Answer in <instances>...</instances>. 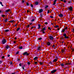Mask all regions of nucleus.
I'll list each match as a JSON object with an SVG mask.
<instances>
[{
  "mask_svg": "<svg viewBox=\"0 0 74 74\" xmlns=\"http://www.w3.org/2000/svg\"><path fill=\"white\" fill-rule=\"evenodd\" d=\"M0 4L1 5L2 7H3L4 6V5H3V4H2V2H0Z\"/></svg>",
  "mask_w": 74,
  "mask_h": 74,
  "instance_id": "17",
  "label": "nucleus"
},
{
  "mask_svg": "<svg viewBox=\"0 0 74 74\" xmlns=\"http://www.w3.org/2000/svg\"><path fill=\"white\" fill-rule=\"evenodd\" d=\"M45 30V28L44 27L42 29V31H44V30Z\"/></svg>",
  "mask_w": 74,
  "mask_h": 74,
  "instance_id": "23",
  "label": "nucleus"
},
{
  "mask_svg": "<svg viewBox=\"0 0 74 74\" xmlns=\"http://www.w3.org/2000/svg\"><path fill=\"white\" fill-rule=\"evenodd\" d=\"M56 0H55L54 1V3L53 4V5H55L56 4Z\"/></svg>",
  "mask_w": 74,
  "mask_h": 74,
  "instance_id": "14",
  "label": "nucleus"
},
{
  "mask_svg": "<svg viewBox=\"0 0 74 74\" xmlns=\"http://www.w3.org/2000/svg\"><path fill=\"white\" fill-rule=\"evenodd\" d=\"M40 64L41 65V64H43V63H42L41 62H40Z\"/></svg>",
  "mask_w": 74,
  "mask_h": 74,
  "instance_id": "34",
  "label": "nucleus"
},
{
  "mask_svg": "<svg viewBox=\"0 0 74 74\" xmlns=\"http://www.w3.org/2000/svg\"><path fill=\"white\" fill-rule=\"evenodd\" d=\"M51 45V43L49 42H48L47 43V45Z\"/></svg>",
  "mask_w": 74,
  "mask_h": 74,
  "instance_id": "20",
  "label": "nucleus"
},
{
  "mask_svg": "<svg viewBox=\"0 0 74 74\" xmlns=\"http://www.w3.org/2000/svg\"><path fill=\"white\" fill-rule=\"evenodd\" d=\"M56 71V70L55 69L51 71V73H55Z\"/></svg>",
  "mask_w": 74,
  "mask_h": 74,
  "instance_id": "5",
  "label": "nucleus"
},
{
  "mask_svg": "<svg viewBox=\"0 0 74 74\" xmlns=\"http://www.w3.org/2000/svg\"><path fill=\"white\" fill-rule=\"evenodd\" d=\"M59 26L58 25H56L55 27H58Z\"/></svg>",
  "mask_w": 74,
  "mask_h": 74,
  "instance_id": "46",
  "label": "nucleus"
},
{
  "mask_svg": "<svg viewBox=\"0 0 74 74\" xmlns=\"http://www.w3.org/2000/svg\"><path fill=\"white\" fill-rule=\"evenodd\" d=\"M68 2L69 4H71V1H69Z\"/></svg>",
  "mask_w": 74,
  "mask_h": 74,
  "instance_id": "26",
  "label": "nucleus"
},
{
  "mask_svg": "<svg viewBox=\"0 0 74 74\" xmlns=\"http://www.w3.org/2000/svg\"><path fill=\"white\" fill-rule=\"evenodd\" d=\"M35 20V19H32V20H31V22H34V21Z\"/></svg>",
  "mask_w": 74,
  "mask_h": 74,
  "instance_id": "21",
  "label": "nucleus"
},
{
  "mask_svg": "<svg viewBox=\"0 0 74 74\" xmlns=\"http://www.w3.org/2000/svg\"><path fill=\"white\" fill-rule=\"evenodd\" d=\"M32 29H33V28H34V27H31Z\"/></svg>",
  "mask_w": 74,
  "mask_h": 74,
  "instance_id": "58",
  "label": "nucleus"
},
{
  "mask_svg": "<svg viewBox=\"0 0 74 74\" xmlns=\"http://www.w3.org/2000/svg\"><path fill=\"white\" fill-rule=\"evenodd\" d=\"M14 22V21L12 20V21H10V22H11V23H12V22Z\"/></svg>",
  "mask_w": 74,
  "mask_h": 74,
  "instance_id": "35",
  "label": "nucleus"
},
{
  "mask_svg": "<svg viewBox=\"0 0 74 74\" xmlns=\"http://www.w3.org/2000/svg\"><path fill=\"white\" fill-rule=\"evenodd\" d=\"M65 31V29H62V30L61 32H64Z\"/></svg>",
  "mask_w": 74,
  "mask_h": 74,
  "instance_id": "19",
  "label": "nucleus"
},
{
  "mask_svg": "<svg viewBox=\"0 0 74 74\" xmlns=\"http://www.w3.org/2000/svg\"><path fill=\"white\" fill-rule=\"evenodd\" d=\"M23 55H29V54L27 53V52H25V53H23Z\"/></svg>",
  "mask_w": 74,
  "mask_h": 74,
  "instance_id": "4",
  "label": "nucleus"
},
{
  "mask_svg": "<svg viewBox=\"0 0 74 74\" xmlns=\"http://www.w3.org/2000/svg\"><path fill=\"white\" fill-rule=\"evenodd\" d=\"M8 21V19H6L5 20V22H7Z\"/></svg>",
  "mask_w": 74,
  "mask_h": 74,
  "instance_id": "24",
  "label": "nucleus"
},
{
  "mask_svg": "<svg viewBox=\"0 0 74 74\" xmlns=\"http://www.w3.org/2000/svg\"><path fill=\"white\" fill-rule=\"evenodd\" d=\"M61 66H64V64H61Z\"/></svg>",
  "mask_w": 74,
  "mask_h": 74,
  "instance_id": "28",
  "label": "nucleus"
},
{
  "mask_svg": "<svg viewBox=\"0 0 74 74\" xmlns=\"http://www.w3.org/2000/svg\"><path fill=\"white\" fill-rule=\"evenodd\" d=\"M49 38L50 40H53V37L52 36H50Z\"/></svg>",
  "mask_w": 74,
  "mask_h": 74,
  "instance_id": "7",
  "label": "nucleus"
},
{
  "mask_svg": "<svg viewBox=\"0 0 74 74\" xmlns=\"http://www.w3.org/2000/svg\"><path fill=\"white\" fill-rule=\"evenodd\" d=\"M72 51H74V49H72Z\"/></svg>",
  "mask_w": 74,
  "mask_h": 74,
  "instance_id": "47",
  "label": "nucleus"
},
{
  "mask_svg": "<svg viewBox=\"0 0 74 74\" xmlns=\"http://www.w3.org/2000/svg\"><path fill=\"white\" fill-rule=\"evenodd\" d=\"M1 12H2V11H1V10H0V14Z\"/></svg>",
  "mask_w": 74,
  "mask_h": 74,
  "instance_id": "55",
  "label": "nucleus"
},
{
  "mask_svg": "<svg viewBox=\"0 0 74 74\" xmlns=\"http://www.w3.org/2000/svg\"><path fill=\"white\" fill-rule=\"evenodd\" d=\"M5 32H9V30L8 29H6L5 30Z\"/></svg>",
  "mask_w": 74,
  "mask_h": 74,
  "instance_id": "18",
  "label": "nucleus"
},
{
  "mask_svg": "<svg viewBox=\"0 0 74 74\" xmlns=\"http://www.w3.org/2000/svg\"><path fill=\"white\" fill-rule=\"evenodd\" d=\"M53 17L52 16H50V18H53Z\"/></svg>",
  "mask_w": 74,
  "mask_h": 74,
  "instance_id": "51",
  "label": "nucleus"
},
{
  "mask_svg": "<svg viewBox=\"0 0 74 74\" xmlns=\"http://www.w3.org/2000/svg\"><path fill=\"white\" fill-rule=\"evenodd\" d=\"M37 62H35V64H37Z\"/></svg>",
  "mask_w": 74,
  "mask_h": 74,
  "instance_id": "53",
  "label": "nucleus"
},
{
  "mask_svg": "<svg viewBox=\"0 0 74 74\" xmlns=\"http://www.w3.org/2000/svg\"><path fill=\"white\" fill-rule=\"evenodd\" d=\"M48 6H46L45 7V8L46 9V8H48Z\"/></svg>",
  "mask_w": 74,
  "mask_h": 74,
  "instance_id": "33",
  "label": "nucleus"
},
{
  "mask_svg": "<svg viewBox=\"0 0 74 74\" xmlns=\"http://www.w3.org/2000/svg\"><path fill=\"white\" fill-rule=\"evenodd\" d=\"M63 14H59V17H63Z\"/></svg>",
  "mask_w": 74,
  "mask_h": 74,
  "instance_id": "9",
  "label": "nucleus"
},
{
  "mask_svg": "<svg viewBox=\"0 0 74 74\" xmlns=\"http://www.w3.org/2000/svg\"><path fill=\"white\" fill-rule=\"evenodd\" d=\"M68 9L69 10H70V11H71L72 10V7H71V6L70 7V8H68Z\"/></svg>",
  "mask_w": 74,
  "mask_h": 74,
  "instance_id": "8",
  "label": "nucleus"
},
{
  "mask_svg": "<svg viewBox=\"0 0 74 74\" xmlns=\"http://www.w3.org/2000/svg\"><path fill=\"white\" fill-rule=\"evenodd\" d=\"M38 59V57H36L34 58V60H37Z\"/></svg>",
  "mask_w": 74,
  "mask_h": 74,
  "instance_id": "13",
  "label": "nucleus"
},
{
  "mask_svg": "<svg viewBox=\"0 0 74 74\" xmlns=\"http://www.w3.org/2000/svg\"><path fill=\"white\" fill-rule=\"evenodd\" d=\"M19 51L17 52L16 53V55H17V54H18V53H19Z\"/></svg>",
  "mask_w": 74,
  "mask_h": 74,
  "instance_id": "31",
  "label": "nucleus"
},
{
  "mask_svg": "<svg viewBox=\"0 0 74 74\" xmlns=\"http://www.w3.org/2000/svg\"><path fill=\"white\" fill-rule=\"evenodd\" d=\"M31 7H33V5L32 4H31Z\"/></svg>",
  "mask_w": 74,
  "mask_h": 74,
  "instance_id": "40",
  "label": "nucleus"
},
{
  "mask_svg": "<svg viewBox=\"0 0 74 74\" xmlns=\"http://www.w3.org/2000/svg\"><path fill=\"white\" fill-rule=\"evenodd\" d=\"M1 61H0V64H1Z\"/></svg>",
  "mask_w": 74,
  "mask_h": 74,
  "instance_id": "60",
  "label": "nucleus"
},
{
  "mask_svg": "<svg viewBox=\"0 0 74 74\" xmlns=\"http://www.w3.org/2000/svg\"><path fill=\"white\" fill-rule=\"evenodd\" d=\"M63 1H64V3H66V1L65 0H64Z\"/></svg>",
  "mask_w": 74,
  "mask_h": 74,
  "instance_id": "42",
  "label": "nucleus"
},
{
  "mask_svg": "<svg viewBox=\"0 0 74 74\" xmlns=\"http://www.w3.org/2000/svg\"><path fill=\"white\" fill-rule=\"evenodd\" d=\"M43 34L45 33V32H44V31H43Z\"/></svg>",
  "mask_w": 74,
  "mask_h": 74,
  "instance_id": "57",
  "label": "nucleus"
},
{
  "mask_svg": "<svg viewBox=\"0 0 74 74\" xmlns=\"http://www.w3.org/2000/svg\"><path fill=\"white\" fill-rule=\"evenodd\" d=\"M16 26H17V25H16V24L14 25V26H15V27Z\"/></svg>",
  "mask_w": 74,
  "mask_h": 74,
  "instance_id": "54",
  "label": "nucleus"
},
{
  "mask_svg": "<svg viewBox=\"0 0 74 74\" xmlns=\"http://www.w3.org/2000/svg\"><path fill=\"white\" fill-rule=\"evenodd\" d=\"M22 68L23 69V70H24V67L23 66Z\"/></svg>",
  "mask_w": 74,
  "mask_h": 74,
  "instance_id": "48",
  "label": "nucleus"
},
{
  "mask_svg": "<svg viewBox=\"0 0 74 74\" xmlns=\"http://www.w3.org/2000/svg\"><path fill=\"white\" fill-rule=\"evenodd\" d=\"M8 57H10V55H8Z\"/></svg>",
  "mask_w": 74,
  "mask_h": 74,
  "instance_id": "49",
  "label": "nucleus"
},
{
  "mask_svg": "<svg viewBox=\"0 0 74 74\" xmlns=\"http://www.w3.org/2000/svg\"><path fill=\"white\" fill-rule=\"evenodd\" d=\"M29 12V10H27V12Z\"/></svg>",
  "mask_w": 74,
  "mask_h": 74,
  "instance_id": "63",
  "label": "nucleus"
},
{
  "mask_svg": "<svg viewBox=\"0 0 74 74\" xmlns=\"http://www.w3.org/2000/svg\"><path fill=\"white\" fill-rule=\"evenodd\" d=\"M50 64H52V62H50Z\"/></svg>",
  "mask_w": 74,
  "mask_h": 74,
  "instance_id": "59",
  "label": "nucleus"
},
{
  "mask_svg": "<svg viewBox=\"0 0 74 74\" xmlns=\"http://www.w3.org/2000/svg\"><path fill=\"white\" fill-rule=\"evenodd\" d=\"M6 42H7V40H6V39H3L2 40V44H5V43H6Z\"/></svg>",
  "mask_w": 74,
  "mask_h": 74,
  "instance_id": "1",
  "label": "nucleus"
},
{
  "mask_svg": "<svg viewBox=\"0 0 74 74\" xmlns=\"http://www.w3.org/2000/svg\"><path fill=\"white\" fill-rule=\"evenodd\" d=\"M45 25H47L48 23L47 22H45Z\"/></svg>",
  "mask_w": 74,
  "mask_h": 74,
  "instance_id": "45",
  "label": "nucleus"
},
{
  "mask_svg": "<svg viewBox=\"0 0 74 74\" xmlns=\"http://www.w3.org/2000/svg\"><path fill=\"white\" fill-rule=\"evenodd\" d=\"M67 27H66V28H65L64 29H66V30H67Z\"/></svg>",
  "mask_w": 74,
  "mask_h": 74,
  "instance_id": "39",
  "label": "nucleus"
},
{
  "mask_svg": "<svg viewBox=\"0 0 74 74\" xmlns=\"http://www.w3.org/2000/svg\"><path fill=\"white\" fill-rule=\"evenodd\" d=\"M14 44L16 43V41H14Z\"/></svg>",
  "mask_w": 74,
  "mask_h": 74,
  "instance_id": "62",
  "label": "nucleus"
},
{
  "mask_svg": "<svg viewBox=\"0 0 74 74\" xmlns=\"http://www.w3.org/2000/svg\"><path fill=\"white\" fill-rule=\"evenodd\" d=\"M64 37L65 38L67 39L69 38V37L67 36V35H66V34H64Z\"/></svg>",
  "mask_w": 74,
  "mask_h": 74,
  "instance_id": "2",
  "label": "nucleus"
},
{
  "mask_svg": "<svg viewBox=\"0 0 74 74\" xmlns=\"http://www.w3.org/2000/svg\"><path fill=\"white\" fill-rule=\"evenodd\" d=\"M22 48H23L22 46L20 47L19 48V49H22Z\"/></svg>",
  "mask_w": 74,
  "mask_h": 74,
  "instance_id": "16",
  "label": "nucleus"
},
{
  "mask_svg": "<svg viewBox=\"0 0 74 74\" xmlns=\"http://www.w3.org/2000/svg\"><path fill=\"white\" fill-rule=\"evenodd\" d=\"M24 1H24L23 0V1H22V3H24Z\"/></svg>",
  "mask_w": 74,
  "mask_h": 74,
  "instance_id": "61",
  "label": "nucleus"
},
{
  "mask_svg": "<svg viewBox=\"0 0 74 74\" xmlns=\"http://www.w3.org/2000/svg\"><path fill=\"white\" fill-rule=\"evenodd\" d=\"M42 11H43V10L42 9H41L39 10V13H41V12H42Z\"/></svg>",
  "mask_w": 74,
  "mask_h": 74,
  "instance_id": "6",
  "label": "nucleus"
},
{
  "mask_svg": "<svg viewBox=\"0 0 74 74\" xmlns=\"http://www.w3.org/2000/svg\"><path fill=\"white\" fill-rule=\"evenodd\" d=\"M35 4L36 5H38V2H35Z\"/></svg>",
  "mask_w": 74,
  "mask_h": 74,
  "instance_id": "22",
  "label": "nucleus"
},
{
  "mask_svg": "<svg viewBox=\"0 0 74 74\" xmlns=\"http://www.w3.org/2000/svg\"><path fill=\"white\" fill-rule=\"evenodd\" d=\"M10 11V9H8V10H7L6 11V12H9V11Z\"/></svg>",
  "mask_w": 74,
  "mask_h": 74,
  "instance_id": "15",
  "label": "nucleus"
},
{
  "mask_svg": "<svg viewBox=\"0 0 74 74\" xmlns=\"http://www.w3.org/2000/svg\"><path fill=\"white\" fill-rule=\"evenodd\" d=\"M32 23H30V25H32Z\"/></svg>",
  "mask_w": 74,
  "mask_h": 74,
  "instance_id": "64",
  "label": "nucleus"
},
{
  "mask_svg": "<svg viewBox=\"0 0 74 74\" xmlns=\"http://www.w3.org/2000/svg\"><path fill=\"white\" fill-rule=\"evenodd\" d=\"M2 17H4V16H5L4 15H2Z\"/></svg>",
  "mask_w": 74,
  "mask_h": 74,
  "instance_id": "43",
  "label": "nucleus"
},
{
  "mask_svg": "<svg viewBox=\"0 0 74 74\" xmlns=\"http://www.w3.org/2000/svg\"><path fill=\"white\" fill-rule=\"evenodd\" d=\"M38 29H40L41 28V25H40V24L38 25Z\"/></svg>",
  "mask_w": 74,
  "mask_h": 74,
  "instance_id": "11",
  "label": "nucleus"
},
{
  "mask_svg": "<svg viewBox=\"0 0 74 74\" xmlns=\"http://www.w3.org/2000/svg\"><path fill=\"white\" fill-rule=\"evenodd\" d=\"M10 64H11V65H12V64H13V63H12V62H11L10 63Z\"/></svg>",
  "mask_w": 74,
  "mask_h": 74,
  "instance_id": "30",
  "label": "nucleus"
},
{
  "mask_svg": "<svg viewBox=\"0 0 74 74\" xmlns=\"http://www.w3.org/2000/svg\"><path fill=\"white\" fill-rule=\"evenodd\" d=\"M64 52V49L62 50V52Z\"/></svg>",
  "mask_w": 74,
  "mask_h": 74,
  "instance_id": "29",
  "label": "nucleus"
},
{
  "mask_svg": "<svg viewBox=\"0 0 74 74\" xmlns=\"http://www.w3.org/2000/svg\"><path fill=\"white\" fill-rule=\"evenodd\" d=\"M40 50H41V47H38L37 51H40Z\"/></svg>",
  "mask_w": 74,
  "mask_h": 74,
  "instance_id": "3",
  "label": "nucleus"
},
{
  "mask_svg": "<svg viewBox=\"0 0 74 74\" xmlns=\"http://www.w3.org/2000/svg\"><path fill=\"white\" fill-rule=\"evenodd\" d=\"M10 48V46H9L7 45L6 47H5V48L6 49H8V48Z\"/></svg>",
  "mask_w": 74,
  "mask_h": 74,
  "instance_id": "12",
  "label": "nucleus"
},
{
  "mask_svg": "<svg viewBox=\"0 0 74 74\" xmlns=\"http://www.w3.org/2000/svg\"><path fill=\"white\" fill-rule=\"evenodd\" d=\"M41 39H42V38H39L38 39V40H41Z\"/></svg>",
  "mask_w": 74,
  "mask_h": 74,
  "instance_id": "32",
  "label": "nucleus"
},
{
  "mask_svg": "<svg viewBox=\"0 0 74 74\" xmlns=\"http://www.w3.org/2000/svg\"><path fill=\"white\" fill-rule=\"evenodd\" d=\"M27 64H28L29 65V64H30V62H28L27 63Z\"/></svg>",
  "mask_w": 74,
  "mask_h": 74,
  "instance_id": "36",
  "label": "nucleus"
},
{
  "mask_svg": "<svg viewBox=\"0 0 74 74\" xmlns=\"http://www.w3.org/2000/svg\"><path fill=\"white\" fill-rule=\"evenodd\" d=\"M40 17H41V18H42V14H40Z\"/></svg>",
  "mask_w": 74,
  "mask_h": 74,
  "instance_id": "37",
  "label": "nucleus"
},
{
  "mask_svg": "<svg viewBox=\"0 0 74 74\" xmlns=\"http://www.w3.org/2000/svg\"><path fill=\"white\" fill-rule=\"evenodd\" d=\"M57 60H57V59H55L53 60V62H56L57 61Z\"/></svg>",
  "mask_w": 74,
  "mask_h": 74,
  "instance_id": "10",
  "label": "nucleus"
},
{
  "mask_svg": "<svg viewBox=\"0 0 74 74\" xmlns=\"http://www.w3.org/2000/svg\"><path fill=\"white\" fill-rule=\"evenodd\" d=\"M49 10H48L47 12V14H49Z\"/></svg>",
  "mask_w": 74,
  "mask_h": 74,
  "instance_id": "41",
  "label": "nucleus"
},
{
  "mask_svg": "<svg viewBox=\"0 0 74 74\" xmlns=\"http://www.w3.org/2000/svg\"><path fill=\"white\" fill-rule=\"evenodd\" d=\"M30 27V25H28L27 26V27Z\"/></svg>",
  "mask_w": 74,
  "mask_h": 74,
  "instance_id": "44",
  "label": "nucleus"
},
{
  "mask_svg": "<svg viewBox=\"0 0 74 74\" xmlns=\"http://www.w3.org/2000/svg\"><path fill=\"white\" fill-rule=\"evenodd\" d=\"M19 66H22V64H19Z\"/></svg>",
  "mask_w": 74,
  "mask_h": 74,
  "instance_id": "38",
  "label": "nucleus"
},
{
  "mask_svg": "<svg viewBox=\"0 0 74 74\" xmlns=\"http://www.w3.org/2000/svg\"><path fill=\"white\" fill-rule=\"evenodd\" d=\"M26 5L27 6H29V4L28 3H26Z\"/></svg>",
  "mask_w": 74,
  "mask_h": 74,
  "instance_id": "25",
  "label": "nucleus"
},
{
  "mask_svg": "<svg viewBox=\"0 0 74 74\" xmlns=\"http://www.w3.org/2000/svg\"><path fill=\"white\" fill-rule=\"evenodd\" d=\"M2 59H3V58H4V56H3L2 57Z\"/></svg>",
  "mask_w": 74,
  "mask_h": 74,
  "instance_id": "52",
  "label": "nucleus"
},
{
  "mask_svg": "<svg viewBox=\"0 0 74 74\" xmlns=\"http://www.w3.org/2000/svg\"><path fill=\"white\" fill-rule=\"evenodd\" d=\"M48 29H49V30H51V29H50V27H49L48 28Z\"/></svg>",
  "mask_w": 74,
  "mask_h": 74,
  "instance_id": "50",
  "label": "nucleus"
},
{
  "mask_svg": "<svg viewBox=\"0 0 74 74\" xmlns=\"http://www.w3.org/2000/svg\"><path fill=\"white\" fill-rule=\"evenodd\" d=\"M19 29H20V28H17L16 29V31L17 32H18V30H19Z\"/></svg>",
  "mask_w": 74,
  "mask_h": 74,
  "instance_id": "27",
  "label": "nucleus"
},
{
  "mask_svg": "<svg viewBox=\"0 0 74 74\" xmlns=\"http://www.w3.org/2000/svg\"><path fill=\"white\" fill-rule=\"evenodd\" d=\"M55 47V45H53V46H52V47L53 48L54 47Z\"/></svg>",
  "mask_w": 74,
  "mask_h": 74,
  "instance_id": "56",
  "label": "nucleus"
}]
</instances>
